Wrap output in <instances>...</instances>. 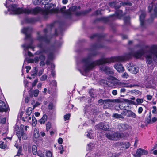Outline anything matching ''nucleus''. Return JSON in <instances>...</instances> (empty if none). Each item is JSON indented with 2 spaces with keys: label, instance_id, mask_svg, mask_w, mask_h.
<instances>
[{
  "label": "nucleus",
  "instance_id": "nucleus-1",
  "mask_svg": "<svg viewBox=\"0 0 157 157\" xmlns=\"http://www.w3.org/2000/svg\"><path fill=\"white\" fill-rule=\"evenodd\" d=\"M96 55V53L90 54L87 57L82 59V63L83 65V69L85 72H88L89 70L92 69L96 65L106 63H109L113 62L114 60L111 58H101L99 60L90 62V61L92 56Z\"/></svg>",
  "mask_w": 157,
  "mask_h": 157
},
{
  "label": "nucleus",
  "instance_id": "nucleus-2",
  "mask_svg": "<svg viewBox=\"0 0 157 157\" xmlns=\"http://www.w3.org/2000/svg\"><path fill=\"white\" fill-rule=\"evenodd\" d=\"M8 10L10 14H20L24 13L26 14H35L39 13H42L44 15H47L49 12L47 10H43L41 8L36 7L34 9H21L17 7L15 4H12L9 8Z\"/></svg>",
  "mask_w": 157,
  "mask_h": 157
},
{
  "label": "nucleus",
  "instance_id": "nucleus-3",
  "mask_svg": "<svg viewBox=\"0 0 157 157\" xmlns=\"http://www.w3.org/2000/svg\"><path fill=\"white\" fill-rule=\"evenodd\" d=\"M38 46L40 48V52L42 54L40 55L39 59L41 61H44L45 57L43 55V53L47 54V59L46 62V64L48 65L50 63V61L52 59L54 58L53 52L54 50L52 47L47 48L43 47L44 45L42 43L39 44Z\"/></svg>",
  "mask_w": 157,
  "mask_h": 157
},
{
  "label": "nucleus",
  "instance_id": "nucleus-4",
  "mask_svg": "<svg viewBox=\"0 0 157 157\" xmlns=\"http://www.w3.org/2000/svg\"><path fill=\"white\" fill-rule=\"evenodd\" d=\"M146 57L149 64L157 60V45H153L149 48L146 52Z\"/></svg>",
  "mask_w": 157,
  "mask_h": 157
},
{
  "label": "nucleus",
  "instance_id": "nucleus-5",
  "mask_svg": "<svg viewBox=\"0 0 157 157\" xmlns=\"http://www.w3.org/2000/svg\"><path fill=\"white\" fill-rule=\"evenodd\" d=\"M144 54V51L141 50L135 52H132L129 53L125 54L124 55L116 57L114 58V59L115 61L118 62L124 61L128 60L132 56L137 58H140Z\"/></svg>",
  "mask_w": 157,
  "mask_h": 157
},
{
  "label": "nucleus",
  "instance_id": "nucleus-6",
  "mask_svg": "<svg viewBox=\"0 0 157 157\" xmlns=\"http://www.w3.org/2000/svg\"><path fill=\"white\" fill-rule=\"evenodd\" d=\"M105 136L107 138L110 140H117L119 138L123 137L124 135L123 133L109 131L105 134Z\"/></svg>",
  "mask_w": 157,
  "mask_h": 157
},
{
  "label": "nucleus",
  "instance_id": "nucleus-7",
  "mask_svg": "<svg viewBox=\"0 0 157 157\" xmlns=\"http://www.w3.org/2000/svg\"><path fill=\"white\" fill-rule=\"evenodd\" d=\"M23 127L24 125H21L20 128L18 126H16L15 128V132L20 140H21V136L22 138L24 140H26L27 138L26 134L24 132Z\"/></svg>",
  "mask_w": 157,
  "mask_h": 157
},
{
  "label": "nucleus",
  "instance_id": "nucleus-8",
  "mask_svg": "<svg viewBox=\"0 0 157 157\" xmlns=\"http://www.w3.org/2000/svg\"><path fill=\"white\" fill-rule=\"evenodd\" d=\"M127 68L128 71L133 74H136L139 71V68L132 63L128 64Z\"/></svg>",
  "mask_w": 157,
  "mask_h": 157
},
{
  "label": "nucleus",
  "instance_id": "nucleus-9",
  "mask_svg": "<svg viewBox=\"0 0 157 157\" xmlns=\"http://www.w3.org/2000/svg\"><path fill=\"white\" fill-rule=\"evenodd\" d=\"M32 28L31 27L24 28L22 30V32L25 35V39H29L31 40V35L29 33L32 31Z\"/></svg>",
  "mask_w": 157,
  "mask_h": 157
},
{
  "label": "nucleus",
  "instance_id": "nucleus-10",
  "mask_svg": "<svg viewBox=\"0 0 157 157\" xmlns=\"http://www.w3.org/2000/svg\"><path fill=\"white\" fill-rule=\"evenodd\" d=\"M147 151L142 149H138L136 154L133 155L134 157H140L142 155H145L147 154Z\"/></svg>",
  "mask_w": 157,
  "mask_h": 157
},
{
  "label": "nucleus",
  "instance_id": "nucleus-11",
  "mask_svg": "<svg viewBox=\"0 0 157 157\" xmlns=\"http://www.w3.org/2000/svg\"><path fill=\"white\" fill-rule=\"evenodd\" d=\"M108 124L106 123H100L96 126V128L99 129H102L106 130L109 128Z\"/></svg>",
  "mask_w": 157,
  "mask_h": 157
},
{
  "label": "nucleus",
  "instance_id": "nucleus-12",
  "mask_svg": "<svg viewBox=\"0 0 157 157\" xmlns=\"http://www.w3.org/2000/svg\"><path fill=\"white\" fill-rule=\"evenodd\" d=\"M118 127L121 131L127 130L131 128L129 125L125 124H120L118 125Z\"/></svg>",
  "mask_w": 157,
  "mask_h": 157
},
{
  "label": "nucleus",
  "instance_id": "nucleus-13",
  "mask_svg": "<svg viewBox=\"0 0 157 157\" xmlns=\"http://www.w3.org/2000/svg\"><path fill=\"white\" fill-rule=\"evenodd\" d=\"M114 67L119 72H122L124 70L122 64L119 62L117 63L114 65Z\"/></svg>",
  "mask_w": 157,
  "mask_h": 157
},
{
  "label": "nucleus",
  "instance_id": "nucleus-14",
  "mask_svg": "<svg viewBox=\"0 0 157 157\" xmlns=\"http://www.w3.org/2000/svg\"><path fill=\"white\" fill-rule=\"evenodd\" d=\"M100 69L107 75L112 74L113 73V72L111 70V69L108 67L102 66L100 67Z\"/></svg>",
  "mask_w": 157,
  "mask_h": 157
},
{
  "label": "nucleus",
  "instance_id": "nucleus-15",
  "mask_svg": "<svg viewBox=\"0 0 157 157\" xmlns=\"http://www.w3.org/2000/svg\"><path fill=\"white\" fill-rule=\"evenodd\" d=\"M8 107H6L5 103L3 101L0 100V111L6 112L8 110Z\"/></svg>",
  "mask_w": 157,
  "mask_h": 157
},
{
  "label": "nucleus",
  "instance_id": "nucleus-16",
  "mask_svg": "<svg viewBox=\"0 0 157 157\" xmlns=\"http://www.w3.org/2000/svg\"><path fill=\"white\" fill-rule=\"evenodd\" d=\"M118 85L121 87L131 88L135 86L134 85H132L124 82H119L118 83Z\"/></svg>",
  "mask_w": 157,
  "mask_h": 157
},
{
  "label": "nucleus",
  "instance_id": "nucleus-17",
  "mask_svg": "<svg viewBox=\"0 0 157 157\" xmlns=\"http://www.w3.org/2000/svg\"><path fill=\"white\" fill-rule=\"evenodd\" d=\"M65 9L66 7L65 6H64L60 9V11L62 13H65L66 17L67 18H70L71 17V13L70 11H65Z\"/></svg>",
  "mask_w": 157,
  "mask_h": 157
},
{
  "label": "nucleus",
  "instance_id": "nucleus-18",
  "mask_svg": "<svg viewBox=\"0 0 157 157\" xmlns=\"http://www.w3.org/2000/svg\"><path fill=\"white\" fill-rule=\"evenodd\" d=\"M30 96L31 97H33V96L35 97H37L39 94V91L38 90L36 89L31 91L30 90Z\"/></svg>",
  "mask_w": 157,
  "mask_h": 157
},
{
  "label": "nucleus",
  "instance_id": "nucleus-19",
  "mask_svg": "<svg viewBox=\"0 0 157 157\" xmlns=\"http://www.w3.org/2000/svg\"><path fill=\"white\" fill-rule=\"evenodd\" d=\"M37 40L40 42H48L49 40L48 39L46 36H39L37 38Z\"/></svg>",
  "mask_w": 157,
  "mask_h": 157
},
{
  "label": "nucleus",
  "instance_id": "nucleus-20",
  "mask_svg": "<svg viewBox=\"0 0 157 157\" xmlns=\"http://www.w3.org/2000/svg\"><path fill=\"white\" fill-rule=\"evenodd\" d=\"M127 117H128L136 118V117L135 113L130 110H127Z\"/></svg>",
  "mask_w": 157,
  "mask_h": 157
},
{
  "label": "nucleus",
  "instance_id": "nucleus-21",
  "mask_svg": "<svg viewBox=\"0 0 157 157\" xmlns=\"http://www.w3.org/2000/svg\"><path fill=\"white\" fill-rule=\"evenodd\" d=\"M48 117L46 114L44 115L39 120V122L40 124H44L47 120Z\"/></svg>",
  "mask_w": 157,
  "mask_h": 157
},
{
  "label": "nucleus",
  "instance_id": "nucleus-22",
  "mask_svg": "<svg viewBox=\"0 0 157 157\" xmlns=\"http://www.w3.org/2000/svg\"><path fill=\"white\" fill-rule=\"evenodd\" d=\"M51 1V0H41L40 3L44 5H45L46 7L47 8L48 7L49 8L51 6V4H48V3Z\"/></svg>",
  "mask_w": 157,
  "mask_h": 157
},
{
  "label": "nucleus",
  "instance_id": "nucleus-23",
  "mask_svg": "<svg viewBox=\"0 0 157 157\" xmlns=\"http://www.w3.org/2000/svg\"><path fill=\"white\" fill-rule=\"evenodd\" d=\"M123 102L122 98H118L115 99H109V103H119Z\"/></svg>",
  "mask_w": 157,
  "mask_h": 157
},
{
  "label": "nucleus",
  "instance_id": "nucleus-24",
  "mask_svg": "<svg viewBox=\"0 0 157 157\" xmlns=\"http://www.w3.org/2000/svg\"><path fill=\"white\" fill-rule=\"evenodd\" d=\"M38 69L36 67H33L31 72V75L33 78H34L37 75Z\"/></svg>",
  "mask_w": 157,
  "mask_h": 157
},
{
  "label": "nucleus",
  "instance_id": "nucleus-25",
  "mask_svg": "<svg viewBox=\"0 0 157 157\" xmlns=\"http://www.w3.org/2000/svg\"><path fill=\"white\" fill-rule=\"evenodd\" d=\"M145 13L144 12H142L141 15L140 16V24L143 25L144 23V18L145 16Z\"/></svg>",
  "mask_w": 157,
  "mask_h": 157
},
{
  "label": "nucleus",
  "instance_id": "nucleus-26",
  "mask_svg": "<svg viewBox=\"0 0 157 157\" xmlns=\"http://www.w3.org/2000/svg\"><path fill=\"white\" fill-rule=\"evenodd\" d=\"M39 136V129L37 128H35L34 130L33 137L35 138H37Z\"/></svg>",
  "mask_w": 157,
  "mask_h": 157
},
{
  "label": "nucleus",
  "instance_id": "nucleus-27",
  "mask_svg": "<svg viewBox=\"0 0 157 157\" xmlns=\"http://www.w3.org/2000/svg\"><path fill=\"white\" fill-rule=\"evenodd\" d=\"M112 117L119 119H123L124 118L123 115L116 113L113 114L112 115Z\"/></svg>",
  "mask_w": 157,
  "mask_h": 157
},
{
  "label": "nucleus",
  "instance_id": "nucleus-28",
  "mask_svg": "<svg viewBox=\"0 0 157 157\" xmlns=\"http://www.w3.org/2000/svg\"><path fill=\"white\" fill-rule=\"evenodd\" d=\"M32 124L33 126L35 127L36 126L37 123V121L36 119L35 118V117L34 116H33L32 117Z\"/></svg>",
  "mask_w": 157,
  "mask_h": 157
},
{
  "label": "nucleus",
  "instance_id": "nucleus-29",
  "mask_svg": "<svg viewBox=\"0 0 157 157\" xmlns=\"http://www.w3.org/2000/svg\"><path fill=\"white\" fill-rule=\"evenodd\" d=\"M32 151L33 154L35 155L36 154L37 152V147L36 145H33L32 147Z\"/></svg>",
  "mask_w": 157,
  "mask_h": 157
},
{
  "label": "nucleus",
  "instance_id": "nucleus-30",
  "mask_svg": "<svg viewBox=\"0 0 157 157\" xmlns=\"http://www.w3.org/2000/svg\"><path fill=\"white\" fill-rule=\"evenodd\" d=\"M99 103H103L104 105L105 104H107L109 103V99L103 100L102 99H100L98 101Z\"/></svg>",
  "mask_w": 157,
  "mask_h": 157
},
{
  "label": "nucleus",
  "instance_id": "nucleus-31",
  "mask_svg": "<svg viewBox=\"0 0 157 157\" xmlns=\"http://www.w3.org/2000/svg\"><path fill=\"white\" fill-rule=\"evenodd\" d=\"M124 23L126 24H129L130 23V17L129 16L126 17L124 18Z\"/></svg>",
  "mask_w": 157,
  "mask_h": 157
},
{
  "label": "nucleus",
  "instance_id": "nucleus-32",
  "mask_svg": "<svg viewBox=\"0 0 157 157\" xmlns=\"http://www.w3.org/2000/svg\"><path fill=\"white\" fill-rule=\"evenodd\" d=\"M22 46L23 48H24V49L27 50L29 48H31V44H29L28 45H26V44H24L22 45Z\"/></svg>",
  "mask_w": 157,
  "mask_h": 157
},
{
  "label": "nucleus",
  "instance_id": "nucleus-33",
  "mask_svg": "<svg viewBox=\"0 0 157 157\" xmlns=\"http://www.w3.org/2000/svg\"><path fill=\"white\" fill-rule=\"evenodd\" d=\"M6 118L5 117H2V115L0 114V123L4 124L6 122Z\"/></svg>",
  "mask_w": 157,
  "mask_h": 157
},
{
  "label": "nucleus",
  "instance_id": "nucleus-34",
  "mask_svg": "<svg viewBox=\"0 0 157 157\" xmlns=\"http://www.w3.org/2000/svg\"><path fill=\"white\" fill-rule=\"evenodd\" d=\"M32 109L31 107L28 108L26 110V114L29 116L32 113Z\"/></svg>",
  "mask_w": 157,
  "mask_h": 157
},
{
  "label": "nucleus",
  "instance_id": "nucleus-35",
  "mask_svg": "<svg viewBox=\"0 0 157 157\" xmlns=\"http://www.w3.org/2000/svg\"><path fill=\"white\" fill-rule=\"evenodd\" d=\"M6 145L5 143L3 142L0 144V148L2 149H5L6 148Z\"/></svg>",
  "mask_w": 157,
  "mask_h": 157
},
{
  "label": "nucleus",
  "instance_id": "nucleus-36",
  "mask_svg": "<svg viewBox=\"0 0 157 157\" xmlns=\"http://www.w3.org/2000/svg\"><path fill=\"white\" fill-rule=\"evenodd\" d=\"M92 131H90V132H89L88 134L87 135V136L90 139H92L93 138L94 134L91 132Z\"/></svg>",
  "mask_w": 157,
  "mask_h": 157
},
{
  "label": "nucleus",
  "instance_id": "nucleus-37",
  "mask_svg": "<svg viewBox=\"0 0 157 157\" xmlns=\"http://www.w3.org/2000/svg\"><path fill=\"white\" fill-rule=\"evenodd\" d=\"M136 101L137 102V105H138L139 104L142 103L143 101V99H140L139 98H138L136 99Z\"/></svg>",
  "mask_w": 157,
  "mask_h": 157
},
{
  "label": "nucleus",
  "instance_id": "nucleus-38",
  "mask_svg": "<svg viewBox=\"0 0 157 157\" xmlns=\"http://www.w3.org/2000/svg\"><path fill=\"white\" fill-rule=\"evenodd\" d=\"M47 75L44 74L40 78V80L41 81H44L47 78Z\"/></svg>",
  "mask_w": 157,
  "mask_h": 157
},
{
  "label": "nucleus",
  "instance_id": "nucleus-39",
  "mask_svg": "<svg viewBox=\"0 0 157 157\" xmlns=\"http://www.w3.org/2000/svg\"><path fill=\"white\" fill-rule=\"evenodd\" d=\"M46 157H52L51 152L50 151H47L45 153Z\"/></svg>",
  "mask_w": 157,
  "mask_h": 157
},
{
  "label": "nucleus",
  "instance_id": "nucleus-40",
  "mask_svg": "<svg viewBox=\"0 0 157 157\" xmlns=\"http://www.w3.org/2000/svg\"><path fill=\"white\" fill-rule=\"evenodd\" d=\"M109 5L110 6L115 7L116 9L120 7L119 6H115V3L114 2H111L109 3Z\"/></svg>",
  "mask_w": 157,
  "mask_h": 157
},
{
  "label": "nucleus",
  "instance_id": "nucleus-41",
  "mask_svg": "<svg viewBox=\"0 0 157 157\" xmlns=\"http://www.w3.org/2000/svg\"><path fill=\"white\" fill-rule=\"evenodd\" d=\"M51 124L50 122H48L46 124V129L47 130H48L51 128Z\"/></svg>",
  "mask_w": 157,
  "mask_h": 157
},
{
  "label": "nucleus",
  "instance_id": "nucleus-42",
  "mask_svg": "<svg viewBox=\"0 0 157 157\" xmlns=\"http://www.w3.org/2000/svg\"><path fill=\"white\" fill-rule=\"evenodd\" d=\"M45 152H43V153H41L39 152H38L37 153L38 155L40 157H45L44 155H45Z\"/></svg>",
  "mask_w": 157,
  "mask_h": 157
},
{
  "label": "nucleus",
  "instance_id": "nucleus-43",
  "mask_svg": "<svg viewBox=\"0 0 157 157\" xmlns=\"http://www.w3.org/2000/svg\"><path fill=\"white\" fill-rule=\"evenodd\" d=\"M132 93L133 94H134L136 95L140 94H141L140 91L137 90H134L133 91V92Z\"/></svg>",
  "mask_w": 157,
  "mask_h": 157
},
{
  "label": "nucleus",
  "instance_id": "nucleus-44",
  "mask_svg": "<svg viewBox=\"0 0 157 157\" xmlns=\"http://www.w3.org/2000/svg\"><path fill=\"white\" fill-rule=\"evenodd\" d=\"M122 11L121 10H119L117 11L115 13V15L117 17H118L121 13Z\"/></svg>",
  "mask_w": 157,
  "mask_h": 157
},
{
  "label": "nucleus",
  "instance_id": "nucleus-45",
  "mask_svg": "<svg viewBox=\"0 0 157 157\" xmlns=\"http://www.w3.org/2000/svg\"><path fill=\"white\" fill-rule=\"evenodd\" d=\"M90 96L93 98L95 97L96 96V94L94 93L92 91H90L89 92Z\"/></svg>",
  "mask_w": 157,
  "mask_h": 157
},
{
  "label": "nucleus",
  "instance_id": "nucleus-46",
  "mask_svg": "<svg viewBox=\"0 0 157 157\" xmlns=\"http://www.w3.org/2000/svg\"><path fill=\"white\" fill-rule=\"evenodd\" d=\"M143 109L142 107H139L138 108V112L139 114H141L143 111Z\"/></svg>",
  "mask_w": 157,
  "mask_h": 157
},
{
  "label": "nucleus",
  "instance_id": "nucleus-47",
  "mask_svg": "<svg viewBox=\"0 0 157 157\" xmlns=\"http://www.w3.org/2000/svg\"><path fill=\"white\" fill-rule=\"evenodd\" d=\"M70 117V115L69 114H67L64 115V120L65 121H66L67 120H68L69 118Z\"/></svg>",
  "mask_w": 157,
  "mask_h": 157
},
{
  "label": "nucleus",
  "instance_id": "nucleus-48",
  "mask_svg": "<svg viewBox=\"0 0 157 157\" xmlns=\"http://www.w3.org/2000/svg\"><path fill=\"white\" fill-rule=\"evenodd\" d=\"M50 84L53 86H56L57 82L55 80H52L50 83Z\"/></svg>",
  "mask_w": 157,
  "mask_h": 157
},
{
  "label": "nucleus",
  "instance_id": "nucleus-49",
  "mask_svg": "<svg viewBox=\"0 0 157 157\" xmlns=\"http://www.w3.org/2000/svg\"><path fill=\"white\" fill-rule=\"evenodd\" d=\"M38 82V79H36L33 82L32 86L33 87L35 86L37 82Z\"/></svg>",
  "mask_w": 157,
  "mask_h": 157
},
{
  "label": "nucleus",
  "instance_id": "nucleus-50",
  "mask_svg": "<svg viewBox=\"0 0 157 157\" xmlns=\"http://www.w3.org/2000/svg\"><path fill=\"white\" fill-rule=\"evenodd\" d=\"M122 76L124 78H127L128 77V75L127 73L125 72L122 74Z\"/></svg>",
  "mask_w": 157,
  "mask_h": 157
},
{
  "label": "nucleus",
  "instance_id": "nucleus-51",
  "mask_svg": "<svg viewBox=\"0 0 157 157\" xmlns=\"http://www.w3.org/2000/svg\"><path fill=\"white\" fill-rule=\"evenodd\" d=\"M153 110L152 111L153 113L155 114L156 113V107L155 106L153 107Z\"/></svg>",
  "mask_w": 157,
  "mask_h": 157
},
{
  "label": "nucleus",
  "instance_id": "nucleus-52",
  "mask_svg": "<svg viewBox=\"0 0 157 157\" xmlns=\"http://www.w3.org/2000/svg\"><path fill=\"white\" fill-rule=\"evenodd\" d=\"M39 58L36 57L34 58L33 59L34 63H38L39 62Z\"/></svg>",
  "mask_w": 157,
  "mask_h": 157
},
{
  "label": "nucleus",
  "instance_id": "nucleus-53",
  "mask_svg": "<svg viewBox=\"0 0 157 157\" xmlns=\"http://www.w3.org/2000/svg\"><path fill=\"white\" fill-rule=\"evenodd\" d=\"M77 7L75 6H74L70 8L71 10L72 11H75L76 10Z\"/></svg>",
  "mask_w": 157,
  "mask_h": 157
},
{
  "label": "nucleus",
  "instance_id": "nucleus-54",
  "mask_svg": "<svg viewBox=\"0 0 157 157\" xmlns=\"http://www.w3.org/2000/svg\"><path fill=\"white\" fill-rule=\"evenodd\" d=\"M153 7V4H151L148 7V10L149 12H151V11Z\"/></svg>",
  "mask_w": 157,
  "mask_h": 157
},
{
  "label": "nucleus",
  "instance_id": "nucleus-55",
  "mask_svg": "<svg viewBox=\"0 0 157 157\" xmlns=\"http://www.w3.org/2000/svg\"><path fill=\"white\" fill-rule=\"evenodd\" d=\"M53 107V105L52 103H50L48 106V108L50 109H52Z\"/></svg>",
  "mask_w": 157,
  "mask_h": 157
},
{
  "label": "nucleus",
  "instance_id": "nucleus-56",
  "mask_svg": "<svg viewBox=\"0 0 157 157\" xmlns=\"http://www.w3.org/2000/svg\"><path fill=\"white\" fill-rule=\"evenodd\" d=\"M128 4L129 5V6L132 5V4L131 3H126V2H122V3H120V5H124H124H127Z\"/></svg>",
  "mask_w": 157,
  "mask_h": 157
},
{
  "label": "nucleus",
  "instance_id": "nucleus-57",
  "mask_svg": "<svg viewBox=\"0 0 157 157\" xmlns=\"http://www.w3.org/2000/svg\"><path fill=\"white\" fill-rule=\"evenodd\" d=\"M157 120V118L154 117L152 118L151 120V124L154 122H155Z\"/></svg>",
  "mask_w": 157,
  "mask_h": 157
},
{
  "label": "nucleus",
  "instance_id": "nucleus-58",
  "mask_svg": "<svg viewBox=\"0 0 157 157\" xmlns=\"http://www.w3.org/2000/svg\"><path fill=\"white\" fill-rule=\"evenodd\" d=\"M25 118L27 119V121L29 122H30L31 121V119L32 120V118L31 117H28L27 116L25 117Z\"/></svg>",
  "mask_w": 157,
  "mask_h": 157
},
{
  "label": "nucleus",
  "instance_id": "nucleus-59",
  "mask_svg": "<svg viewBox=\"0 0 157 157\" xmlns=\"http://www.w3.org/2000/svg\"><path fill=\"white\" fill-rule=\"evenodd\" d=\"M63 140L62 138H59L58 139V142L59 144H61L63 143Z\"/></svg>",
  "mask_w": 157,
  "mask_h": 157
},
{
  "label": "nucleus",
  "instance_id": "nucleus-60",
  "mask_svg": "<svg viewBox=\"0 0 157 157\" xmlns=\"http://www.w3.org/2000/svg\"><path fill=\"white\" fill-rule=\"evenodd\" d=\"M146 121L148 123L151 124V119L147 117L146 120Z\"/></svg>",
  "mask_w": 157,
  "mask_h": 157
},
{
  "label": "nucleus",
  "instance_id": "nucleus-61",
  "mask_svg": "<svg viewBox=\"0 0 157 157\" xmlns=\"http://www.w3.org/2000/svg\"><path fill=\"white\" fill-rule=\"evenodd\" d=\"M25 68L26 69V72L27 73H28L29 72V71L31 69V67L29 66H27L25 67Z\"/></svg>",
  "mask_w": 157,
  "mask_h": 157
},
{
  "label": "nucleus",
  "instance_id": "nucleus-62",
  "mask_svg": "<svg viewBox=\"0 0 157 157\" xmlns=\"http://www.w3.org/2000/svg\"><path fill=\"white\" fill-rule=\"evenodd\" d=\"M43 70H40L38 73V75L39 76H40L43 73Z\"/></svg>",
  "mask_w": 157,
  "mask_h": 157
},
{
  "label": "nucleus",
  "instance_id": "nucleus-63",
  "mask_svg": "<svg viewBox=\"0 0 157 157\" xmlns=\"http://www.w3.org/2000/svg\"><path fill=\"white\" fill-rule=\"evenodd\" d=\"M152 98V96L151 95H147V98L148 100H151Z\"/></svg>",
  "mask_w": 157,
  "mask_h": 157
},
{
  "label": "nucleus",
  "instance_id": "nucleus-64",
  "mask_svg": "<svg viewBox=\"0 0 157 157\" xmlns=\"http://www.w3.org/2000/svg\"><path fill=\"white\" fill-rule=\"evenodd\" d=\"M112 94L114 95H116L117 94V91L116 90H113L112 91Z\"/></svg>",
  "mask_w": 157,
  "mask_h": 157
}]
</instances>
